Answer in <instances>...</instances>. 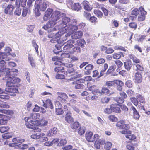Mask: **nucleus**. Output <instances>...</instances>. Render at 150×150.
<instances>
[{"instance_id":"obj_36","label":"nucleus","mask_w":150,"mask_h":150,"mask_svg":"<svg viewBox=\"0 0 150 150\" xmlns=\"http://www.w3.org/2000/svg\"><path fill=\"white\" fill-rule=\"evenodd\" d=\"M94 13L95 15L99 18H101L103 16V13L102 12L100 11L95 10L94 11Z\"/></svg>"},{"instance_id":"obj_64","label":"nucleus","mask_w":150,"mask_h":150,"mask_svg":"<svg viewBox=\"0 0 150 150\" xmlns=\"http://www.w3.org/2000/svg\"><path fill=\"white\" fill-rule=\"evenodd\" d=\"M60 102L58 100L56 102L55 104L56 109L62 108V106Z\"/></svg>"},{"instance_id":"obj_5","label":"nucleus","mask_w":150,"mask_h":150,"mask_svg":"<svg viewBox=\"0 0 150 150\" xmlns=\"http://www.w3.org/2000/svg\"><path fill=\"white\" fill-rule=\"evenodd\" d=\"M55 23L52 21H50L46 23L45 25L43 26L42 28L46 30H47L48 33L55 31L59 29V28L57 25L55 26V27L53 28L54 26L56 25Z\"/></svg>"},{"instance_id":"obj_34","label":"nucleus","mask_w":150,"mask_h":150,"mask_svg":"<svg viewBox=\"0 0 150 150\" xmlns=\"http://www.w3.org/2000/svg\"><path fill=\"white\" fill-rule=\"evenodd\" d=\"M18 70L15 69H10V76H16L17 75Z\"/></svg>"},{"instance_id":"obj_42","label":"nucleus","mask_w":150,"mask_h":150,"mask_svg":"<svg viewBox=\"0 0 150 150\" xmlns=\"http://www.w3.org/2000/svg\"><path fill=\"white\" fill-rule=\"evenodd\" d=\"M130 100L135 106H137L139 101H138L137 98L135 97L131 98H130Z\"/></svg>"},{"instance_id":"obj_57","label":"nucleus","mask_w":150,"mask_h":150,"mask_svg":"<svg viewBox=\"0 0 150 150\" xmlns=\"http://www.w3.org/2000/svg\"><path fill=\"white\" fill-rule=\"evenodd\" d=\"M84 16L88 20H89L91 17V14L88 12L84 11L83 13Z\"/></svg>"},{"instance_id":"obj_48","label":"nucleus","mask_w":150,"mask_h":150,"mask_svg":"<svg viewBox=\"0 0 150 150\" xmlns=\"http://www.w3.org/2000/svg\"><path fill=\"white\" fill-rule=\"evenodd\" d=\"M125 137L126 138L132 140L135 139L136 138V137L134 134H127L126 135Z\"/></svg>"},{"instance_id":"obj_26","label":"nucleus","mask_w":150,"mask_h":150,"mask_svg":"<svg viewBox=\"0 0 150 150\" xmlns=\"http://www.w3.org/2000/svg\"><path fill=\"white\" fill-rule=\"evenodd\" d=\"M125 68L128 71H129L132 66V62L129 60H128L124 62Z\"/></svg>"},{"instance_id":"obj_2","label":"nucleus","mask_w":150,"mask_h":150,"mask_svg":"<svg viewBox=\"0 0 150 150\" xmlns=\"http://www.w3.org/2000/svg\"><path fill=\"white\" fill-rule=\"evenodd\" d=\"M49 6L48 2L44 0H36L35 2L34 12L37 16L41 15L40 11H45Z\"/></svg>"},{"instance_id":"obj_59","label":"nucleus","mask_w":150,"mask_h":150,"mask_svg":"<svg viewBox=\"0 0 150 150\" xmlns=\"http://www.w3.org/2000/svg\"><path fill=\"white\" fill-rule=\"evenodd\" d=\"M129 26L131 28L135 29L137 27V25L135 23L132 22L129 23Z\"/></svg>"},{"instance_id":"obj_22","label":"nucleus","mask_w":150,"mask_h":150,"mask_svg":"<svg viewBox=\"0 0 150 150\" xmlns=\"http://www.w3.org/2000/svg\"><path fill=\"white\" fill-rule=\"evenodd\" d=\"M37 126H45L48 124V121L44 119L38 120L36 121Z\"/></svg>"},{"instance_id":"obj_62","label":"nucleus","mask_w":150,"mask_h":150,"mask_svg":"<svg viewBox=\"0 0 150 150\" xmlns=\"http://www.w3.org/2000/svg\"><path fill=\"white\" fill-rule=\"evenodd\" d=\"M73 147L70 145H67L63 147L62 149L63 150H71L72 149Z\"/></svg>"},{"instance_id":"obj_39","label":"nucleus","mask_w":150,"mask_h":150,"mask_svg":"<svg viewBox=\"0 0 150 150\" xmlns=\"http://www.w3.org/2000/svg\"><path fill=\"white\" fill-rule=\"evenodd\" d=\"M32 44L33 46L34 47L35 50L36 51V53L38 54L39 51H38V46L36 42L34 40L32 41Z\"/></svg>"},{"instance_id":"obj_45","label":"nucleus","mask_w":150,"mask_h":150,"mask_svg":"<svg viewBox=\"0 0 150 150\" xmlns=\"http://www.w3.org/2000/svg\"><path fill=\"white\" fill-rule=\"evenodd\" d=\"M115 100L118 103L122 104L124 101V99L122 97H117L116 98Z\"/></svg>"},{"instance_id":"obj_4","label":"nucleus","mask_w":150,"mask_h":150,"mask_svg":"<svg viewBox=\"0 0 150 150\" xmlns=\"http://www.w3.org/2000/svg\"><path fill=\"white\" fill-rule=\"evenodd\" d=\"M25 120L26 122V126L27 128L33 129L35 132H40L41 131V129L37 126L36 121L33 120L31 117H26L25 118Z\"/></svg>"},{"instance_id":"obj_24","label":"nucleus","mask_w":150,"mask_h":150,"mask_svg":"<svg viewBox=\"0 0 150 150\" xmlns=\"http://www.w3.org/2000/svg\"><path fill=\"white\" fill-rule=\"evenodd\" d=\"M57 128L54 127L49 130L47 133V135L49 136H53L57 133Z\"/></svg>"},{"instance_id":"obj_52","label":"nucleus","mask_w":150,"mask_h":150,"mask_svg":"<svg viewBox=\"0 0 150 150\" xmlns=\"http://www.w3.org/2000/svg\"><path fill=\"white\" fill-rule=\"evenodd\" d=\"M139 13V11L137 8H135L132 10V14L136 16H137Z\"/></svg>"},{"instance_id":"obj_27","label":"nucleus","mask_w":150,"mask_h":150,"mask_svg":"<svg viewBox=\"0 0 150 150\" xmlns=\"http://www.w3.org/2000/svg\"><path fill=\"white\" fill-rule=\"evenodd\" d=\"M44 135L45 134L43 133H37L32 134L31 136V137L32 139H39Z\"/></svg>"},{"instance_id":"obj_41","label":"nucleus","mask_w":150,"mask_h":150,"mask_svg":"<svg viewBox=\"0 0 150 150\" xmlns=\"http://www.w3.org/2000/svg\"><path fill=\"white\" fill-rule=\"evenodd\" d=\"M79 124L77 122H75L71 125V127L72 129H76L79 126Z\"/></svg>"},{"instance_id":"obj_56","label":"nucleus","mask_w":150,"mask_h":150,"mask_svg":"<svg viewBox=\"0 0 150 150\" xmlns=\"http://www.w3.org/2000/svg\"><path fill=\"white\" fill-rule=\"evenodd\" d=\"M60 36L58 35V37H55L53 38L50 40V41L52 43H56L58 42V40L59 39Z\"/></svg>"},{"instance_id":"obj_35","label":"nucleus","mask_w":150,"mask_h":150,"mask_svg":"<svg viewBox=\"0 0 150 150\" xmlns=\"http://www.w3.org/2000/svg\"><path fill=\"white\" fill-rule=\"evenodd\" d=\"M4 116L3 115L0 116V125H5L7 123V120L4 118Z\"/></svg>"},{"instance_id":"obj_53","label":"nucleus","mask_w":150,"mask_h":150,"mask_svg":"<svg viewBox=\"0 0 150 150\" xmlns=\"http://www.w3.org/2000/svg\"><path fill=\"white\" fill-rule=\"evenodd\" d=\"M21 9L19 8H17L14 12V15L18 16H19L21 14Z\"/></svg>"},{"instance_id":"obj_40","label":"nucleus","mask_w":150,"mask_h":150,"mask_svg":"<svg viewBox=\"0 0 150 150\" xmlns=\"http://www.w3.org/2000/svg\"><path fill=\"white\" fill-rule=\"evenodd\" d=\"M109 120L113 122H116L117 120V118L114 115H111L108 116Z\"/></svg>"},{"instance_id":"obj_60","label":"nucleus","mask_w":150,"mask_h":150,"mask_svg":"<svg viewBox=\"0 0 150 150\" xmlns=\"http://www.w3.org/2000/svg\"><path fill=\"white\" fill-rule=\"evenodd\" d=\"M110 100V98L108 97H105L101 99V101L103 103H105L108 102Z\"/></svg>"},{"instance_id":"obj_38","label":"nucleus","mask_w":150,"mask_h":150,"mask_svg":"<svg viewBox=\"0 0 150 150\" xmlns=\"http://www.w3.org/2000/svg\"><path fill=\"white\" fill-rule=\"evenodd\" d=\"M54 31H53V32ZM59 32L57 33H54L53 32V31L50 32V33L48 35V37L49 38H53L55 36V35H56V37H58V35H59L60 36H61L62 35H60L59 34Z\"/></svg>"},{"instance_id":"obj_44","label":"nucleus","mask_w":150,"mask_h":150,"mask_svg":"<svg viewBox=\"0 0 150 150\" xmlns=\"http://www.w3.org/2000/svg\"><path fill=\"white\" fill-rule=\"evenodd\" d=\"M64 70V68L63 67L60 66H57L54 69L55 71L57 72H62Z\"/></svg>"},{"instance_id":"obj_23","label":"nucleus","mask_w":150,"mask_h":150,"mask_svg":"<svg viewBox=\"0 0 150 150\" xmlns=\"http://www.w3.org/2000/svg\"><path fill=\"white\" fill-rule=\"evenodd\" d=\"M9 78L8 75H7L6 76V77L4 79H3V80H4V82L6 83V87L5 88V90L6 91L9 92V80L8 79Z\"/></svg>"},{"instance_id":"obj_14","label":"nucleus","mask_w":150,"mask_h":150,"mask_svg":"<svg viewBox=\"0 0 150 150\" xmlns=\"http://www.w3.org/2000/svg\"><path fill=\"white\" fill-rule=\"evenodd\" d=\"M71 112L70 111H68L66 113L65 119V121L68 123H70L74 121L73 118L72 116Z\"/></svg>"},{"instance_id":"obj_55","label":"nucleus","mask_w":150,"mask_h":150,"mask_svg":"<svg viewBox=\"0 0 150 150\" xmlns=\"http://www.w3.org/2000/svg\"><path fill=\"white\" fill-rule=\"evenodd\" d=\"M136 70L142 71L144 70V68L141 65L137 64L136 65Z\"/></svg>"},{"instance_id":"obj_25","label":"nucleus","mask_w":150,"mask_h":150,"mask_svg":"<svg viewBox=\"0 0 150 150\" xmlns=\"http://www.w3.org/2000/svg\"><path fill=\"white\" fill-rule=\"evenodd\" d=\"M82 4L84 6V8L86 10L88 11H91L92 9V8L89 4V3L86 1H84Z\"/></svg>"},{"instance_id":"obj_54","label":"nucleus","mask_w":150,"mask_h":150,"mask_svg":"<svg viewBox=\"0 0 150 150\" xmlns=\"http://www.w3.org/2000/svg\"><path fill=\"white\" fill-rule=\"evenodd\" d=\"M56 114L58 115H62L63 113L62 108L56 109Z\"/></svg>"},{"instance_id":"obj_3","label":"nucleus","mask_w":150,"mask_h":150,"mask_svg":"<svg viewBox=\"0 0 150 150\" xmlns=\"http://www.w3.org/2000/svg\"><path fill=\"white\" fill-rule=\"evenodd\" d=\"M20 79L17 77L10 76V96H14L18 92L17 88V85Z\"/></svg>"},{"instance_id":"obj_20","label":"nucleus","mask_w":150,"mask_h":150,"mask_svg":"<svg viewBox=\"0 0 150 150\" xmlns=\"http://www.w3.org/2000/svg\"><path fill=\"white\" fill-rule=\"evenodd\" d=\"M93 68V66L91 64H89L86 66L85 67V69L86 70L84 72L85 74L87 75L90 74L91 73L90 71L92 70Z\"/></svg>"},{"instance_id":"obj_1","label":"nucleus","mask_w":150,"mask_h":150,"mask_svg":"<svg viewBox=\"0 0 150 150\" xmlns=\"http://www.w3.org/2000/svg\"><path fill=\"white\" fill-rule=\"evenodd\" d=\"M70 21V18L66 17L65 14L62 17L61 19L58 21V24L57 25L59 29H60L59 34L61 35L68 32L65 34V38L63 40V41L66 40L67 37L69 36L78 29L76 25L77 23V20L75 19H72L71 21V23L69 24V23Z\"/></svg>"},{"instance_id":"obj_58","label":"nucleus","mask_w":150,"mask_h":150,"mask_svg":"<svg viewBox=\"0 0 150 150\" xmlns=\"http://www.w3.org/2000/svg\"><path fill=\"white\" fill-rule=\"evenodd\" d=\"M85 132V129L83 127H80L78 129V133L81 135L83 134Z\"/></svg>"},{"instance_id":"obj_30","label":"nucleus","mask_w":150,"mask_h":150,"mask_svg":"<svg viewBox=\"0 0 150 150\" xmlns=\"http://www.w3.org/2000/svg\"><path fill=\"white\" fill-rule=\"evenodd\" d=\"M124 57V55L122 52H120L119 53H115L113 54V58L114 59H118L121 58V56Z\"/></svg>"},{"instance_id":"obj_37","label":"nucleus","mask_w":150,"mask_h":150,"mask_svg":"<svg viewBox=\"0 0 150 150\" xmlns=\"http://www.w3.org/2000/svg\"><path fill=\"white\" fill-rule=\"evenodd\" d=\"M112 146V143L109 142H107L105 144L104 148L107 150H110Z\"/></svg>"},{"instance_id":"obj_31","label":"nucleus","mask_w":150,"mask_h":150,"mask_svg":"<svg viewBox=\"0 0 150 150\" xmlns=\"http://www.w3.org/2000/svg\"><path fill=\"white\" fill-rule=\"evenodd\" d=\"M13 143L17 144L19 143H21L24 142V139H22L20 137H16L13 139Z\"/></svg>"},{"instance_id":"obj_19","label":"nucleus","mask_w":150,"mask_h":150,"mask_svg":"<svg viewBox=\"0 0 150 150\" xmlns=\"http://www.w3.org/2000/svg\"><path fill=\"white\" fill-rule=\"evenodd\" d=\"M28 59L29 62L32 68H33L35 67V64L34 60L31 54H29L28 56Z\"/></svg>"},{"instance_id":"obj_12","label":"nucleus","mask_w":150,"mask_h":150,"mask_svg":"<svg viewBox=\"0 0 150 150\" xmlns=\"http://www.w3.org/2000/svg\"><path fill=\"white\" fill-rule=\"evenodd\" d=\"M74 41L73 40H70L67 41V44L63 47L64 50L67 51L68 50L74 47Z\"/></svg>"},{"instance_id":"obj_63","label":"nucleus","mask_w":150,"mask_h":150,"mask_svg":"<svg viewBox=\"0 0 150 150\" xmlns=\"http://www.w3.org/2000/svg\"><path fill=\"white\" fill-rule=\"evenodd\" d=\"M56 78L57 79H64L65 76L63 74H58L56 75Z\"/></svg>"},{"instance_id":"obj_28","label":"nucleus","mask_w":150,"mask_h":150,"mask_svg":"<svg viewBox=\"0 0 150 150\" xmlns=\"http://www.w3.org/2000/svg\"><path fill=\"white\" fill-rule=\"evenodd\" d=\"M29 117H31V119L33 120H36L39 119L40 118V115L38 113H32L30 115Z\"/></svg>"},{"instance_id":"obj_29","label":"nucleus","mask_w":150,"mask_h":150,"mask_svg":"<svg viewBox=\"0 0 150 150\" xmlns=\"http://www.w3.org/2000/svg\"><path fill=\"white\" fill-rule=\"evenodd\" d=\"M136 98L138 100V101L141 103H145V100L144 98L140 94H138L136 96Z\"/></svg>"},{"instance_id":"obj_11","label":"nucleus","mask_w":150,"mask_h":150,"mask_svg":"<svg viewBox=\"0 0 150 150\" xmlns=\"http://www.w3.org/2000/svg\"><path fill=\"white\" fill-rule=\"evenodd\" d=\"M53 10L52 9L48 8L45 12L44 15L43 17V20L45 21L48 20L51 17V15L53 13Z\"/></svg>"},{"instance_id":"obj_33","label":"nucleus","mask_w":150,"mask_h":150,"mask_svg":"<svg viewBox=\"0 0 150 150\" xmlns=\"http://www.w3.org/2000/svg\"><path fill=\"white\" fill-rule=\"evenodd\" d=\"M82 8V7L80 4L79 3H74V5L73 6V10L78 11L80 10Z\"/></svg>"},{"instance_id":"obj_16","label":"nucleus","mask_w":150,"mask_h":150,"mask_svg":"<svg viewBox=\"0 0 150 150\" xmlns=\"http://www.w3.org/2000/svg\"><path fill=\"white\" fill-rule=\"evenodd\" d=\"M134 79L135 82L138 83H140L142 80V77L141 74L139 72L136 73L134 76Z\"/></svg>"},{"instance_id":"obj_47","label":"nucleus","mask_w":150,"mask_h":150,"mask_svg":"<svg viewBox=\"0 0 150 150\" xmlns=\"http://www.w3.org/2000/svg\"><path fill=\"white\" fill-rule=\"evenodd\" d=\"M115 84V81H107L106 82L105 85L110 87L114 85Z\"/></svg>"},{"instance_id":"obj_8","label":"nucleus","mask_w":150,"mask_h":150,"mask_svg":"<svg viewBox=\"0 0 150 150\" xmlns=\"http://www.w3.org/2000/svg\"><path fill=\"white\" fill-rule=\"evenodd\" d=\"M140 12V13L138 16L137 19L139 22H141L145 20L146 16L147 14V12L145 11L144 8L141 6L139 8Z\"/></svg>"},{"instance_id":"obj_13","label":"nucleus","mask_w":150,"mask_h":150,"mask_svg":"<svg viewBox=\"0 0 150 150\" xmlns=\"http://www.w3.org/2000/svg\"><path fill=\"white\" fill-rule=\"evenodd\" d=\"M110 108L112 111L116 113H120L121 110L118 105L116 104H112L110 105Z\"/></svg>"},{"instance_id":"obj_49","label":"nucleus","mask_w":150,"mask_h":150,"mask_svg":"<svg viewBox=\"0 0 150 150\" xmlns=\"http://www.w3.org/2000/svg\"><path fill=\"white\" fill-rule=\"evenodd\" d=\"M101 92L104 94H108L109 93V90L106 87H103L101 89Z\"/></svg>"},{"instance_id":"obj_46","label":"nucleus","mask_w":150,"mask_h":150,"mask_svg":"<svg viewBox=\"0 0 150 150\" xmlns=\"http://www.w3.org/2000/svg\"><path fill=\"white\" fill-rule=\"evenodd\" d=\"M67 142L66 140L65 139H62L61 140L59 143H58L57 145L59 146H62L67 143Z\"/></svg>"},{"instance_id":"obj_21","label":"nucleus","mask_w":150,"mask_h":150,"mask_svg":"<svg viewBox=\"0 0 150 150\" xmlns=\"http://www.w3.org/2000/svg\"><path fill=\"white\" fill-rule=\"evenodd\" d=\"M99 137L98 139H96L94 144V146L97 149H99L100 148L101 144H102L103 143L102 142L103 140L99 139Z\"/></svg>"},{"instance_id":"obj_43","label":"nucleus","mask_w":150,"mask_h":150,"mask_svg":"<svg viewBox=\"0 0 150 150\" xmlns=\"http://www.w3.org/2000/svg\"><path fill=\"white\" fill-rule=\"evenodd\" d=\"M67 5L69 8L72 9L74 5V3H73V1L71 0H69L68 1Z\"/></svg>"},{"instance_id":"obj_50","label":"nucleus","mask_w":150,"mask_h":150,"mask_svg":"<svg viewBox=\"0 0 150 150\" xmlns=\"http://www.w3.org/2000/svg\"><path fill=\"white\" fill-rule=\"evenodd\" d=\"M115 84H116L117 86H123V83L120 80H116L115 81Z\"/></svg>"},{"instance_id":"obj_7","label":"nucleus","mask_w":150,"mask_h":150,"mask_svg":"<svg viewBox=\"0 0 150 150\" xmlns=\"http://www.w3.org/2000/svg\"><path fill=\"white\" fill-rule=\"evenodd\" d=\"M92 132L87 131L85 134V137L86 140L89 142H93L96 140V139H98L99 136L97 134L95 135L93 137Z\"/></svg>"},{"instance_id":"obj_17","label":"nucleus","mask_w":150,"mask_h":150,"mask_svg":"<svg viewBox=\"0 0 150 150\" xmlns=\"http://www.w3.org/2000/svg\"><path fill=\"white\" fill-rule=\"evenodd\" d=\"M42 101L44 103L43 106L44 107L46 108H50L51 109L53 108L54 107L51 100L50 99H47L46 100L45 103L43 100Z\"/></svg>"},{"instance_id":"obj_10","label":"nucleus","mask_w":150,"mask_h":150,"mask_svg":"<svg viewBox=\"0 0 150 150\" xmlns=\"http://www.w3.org/2000/svg\"><path fill=\"white\" fill-rule=\"evenodd\" d=\"M117 127L120 129H125L127 130L130 128L129 125L126 123L124 120H120L116 124Z\"/></svg>"},{"instance_id":"obj_15","label":"nucleus","mask_w":150,"mask_h":150,"mask_svg":"<svg viewBox=\"0 0 150 150\" xmlns=\"http://www.w3.org/2000/svg\"><path fill=\"white\" fill-rule=\"evenodd\" d=\"M5 52L3 53L0 52V59L2 60L6 58L8 55H9V48L8 47H6L5 50Z\"/></svg>"},{"instance_id":"obj_9","label":"nucleus","mask_w":150,"mask_h":150,"mask_svg":"<svg viewBox=\"0 0 150 150\" xmlns=\"http://www.w3.org/2000/svg\"><path fill=\"white\" fill-rule=\"evenodd\" d=\"M57 100L63 103L67 102V99L68 98L67 95L64 93H57Z\"/></svg>"},{"instance_id":"obj_32","label":"nucleus","mask_w":150,"mask_h":150,"mask_svg":"<svg viewBox=\"0 0 150 150\" xmlns=\"http://www.w3.org/2000/svg\"><path fill=\"white\" fill-rule=\"evenodd\" d=\"M129 58L132 59L134 62L136 63H139L140 62V60L136 57L134 55L131 54L129 55Z\"/></svg>"},{"instance_id":"obj_61","label":"nucleus","mask_w":150,"mask_h":150,"mask_svg":"<svg viewBox=\"0 0 150 150\" xmlns=\"http://www.w3.org/2000/svg\"><path fill=\"white\" fill-rule=\"evenodd\" d=\"M8 129V127H0V131L1 133H4Z\"/></svg>"},{"instance_id":"obj_6","label":"nucleus","mask_w":150,"mask_h":150,"mask_svg":"<svg viewBox=\"0 0 150 150\" xmlns=\"http://www.w3.org/2000/svg\"><path fill=\"white\" fill-rule=\"evenodd\" d=\"M64 15V13H61L59 11H55L53 12L51 15L52 18L51 21L57 24L58 23V21L61 19L62 17H63Z\"/></svg>"},{"instance_id":"obj_51","label":"nucleus","mask_w":150,"mask_h":150,"mask_svg":"<svg viewBox=\"0 0 150 150\" xmlns=\"http://www.w3.org/2000/svg\"><path fill=\"white\" fill-rule=\"evenodd\" d=\"M133 82L131 80H128L126 83L125 85L129 88H131L133 86Z\"/></svg>"},{"instance_id":"obj_18","label":"nucleus","mask_w":150,"mask_h":150,"mask_svg":"<svg viewBox=\"0 0 150 150\" xmlns=\"http://www.w3.org/2000/svg\"><path fill=\"white\" fill-rule=\"evenodd\" d=\"M83 33L81 31H78L74 33L71 36L73 39H77L80 38L83 35Z\"/></svg>"}]
</instances>
